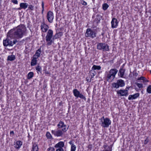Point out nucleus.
Returning <instances> with one entry per match:
<instances>
[{
    "label": "nucleus",
    "instance_id": "f257e3e1",
    "mask_svg": "<svg viewBox=\"0 0 151 151\" xmlns=\"http://www.w3.org/2000/svg\"><path fill=\"white\" fill-rule=\"evenodd\" d=\"M27 29L24 24H21L9 31L7 33V38L3 41L5 46H12L18 41L17 40L22 38L26 33Z\"/></svg>",
    "mask_w": 151,
    "mask_h": 151
},
{
    "label": "nucleus",
    "instance_id": "f03ea898",
    "mask_svg": "<svg viewBox=\"0 0 151 151\" xmlns=\"http://www.w3.org/2000/svg\"><path fill=\"white\" fill-rule=\"evenodd\" d=\"M118 70L116 69H111L108 73L106 72V80L108 81H111L114 80L115 77V76L118 72Z\"/></svg>",
    "mask_w": 151,
    "mask_h": 151
},
{
    "label": "nucleus",
    "instance_id": "7ed1b4c3",
    "mask_svg": "<svg viewBox=\"0 0 151 151\" xmlns=\"http://www.w3.org/2000/svg\"><path fill=\"white\" fill-rule=\"evenodd\" d=\"M53 32L51 29H49L46 36V40L47 42V44L48 45H50L54 43V36L53 37Z\"/></svg>",
    "mask_w": 151,
    "mask_h": 151
},
{
    "label": "nucleus",
    "instance_id": "20e7f679",
    "mask_svg": "<svg viewBox=\"0 0 151 151\" xmlns=\"http://www.w3.org/2000/svg\"><path fill=\"white\" fill-rule=\"evenodd\" d=\"M100 120L101 122V125L104 127H108L111 124V121L108 118H104L103 116L100 119Z\"/></svg>",
    "mask_w": 151,
    "mask_h": 151
},
{
    "label": "nucleus",
    "instance_id": "39448f33",
    "mask_svg": "<svg viewBox=\"0 0 151 151\" xmlns=\"http://www.w3.org/2000/svg\"><path fill=\"white\" fill-rule=\"evenodd\" d=\"M97 48L99 50H101L104 51H109V46L105 43H99L97 45Z\"/></svg>",
    "mask_w": 151,
    "mask_h": 151
},
{
    "label": "nucleus",
    "instance_id": "423d86ee",
    "mask_svg": "<svg viewBox=\"0 0 151 151\" xmlns=\"http://www.w3.org/2000/svg\"><path fill=\"white\" fill-rule=\"evenodd\" d=\"M64 132V131L61 130V129L58 128L57 129L51 131L52 134L57 137L62 136Z\"/></svg>",
    "mask_w": 151,
    "mask_h": 151
},
{
    "label": "nucleus",
    "instance_id": "0eeeda50",
    "mask_svg": "<svg viewBox=\"0 0 151 151\" xmlns=\"http://www.w3.org/2000/svg\"><path fill=\"white\" fill-rule=\"evenodd\" d=\"M96 34L94 31L90 28H88L86 30L85 36L86 37H90L93 38L96 37Z\"/></svg>",
    "mask_w": 151,
    "mask_h": 151
},
{
    "label": "nucleus",
    "instance_id": "6e6552de",
    "mask_svg": "<svg viewBox=\"0 0 151 151\" xmlns=\"http://www.w3.org/2000/svg\"><path fill=\"white\" fill-rule=\"evenodd\" d=\"M73 93L74 96L76 97L77 98L79 97L86 101V98L82 94L80 93V92L77 89H73Z\"/></svg>",
    "mask_w": 151,
    "mask_h": 151
},
{
    "label": "nucleus",
    "instance_id": "1a4fd4ad",
    "mask_svg": "<svg viewBox=\"0 0 151 151\" xmlns=\"http://www.w3.org/2000/svg\"><path fill=\"white\" fill-rule=\"evenodd\" d=\"M57 126L58 127V128L61 129L64 132H65L68 129V128H66V125L65 124L64 122L62 121H60L59 122Z\"/></svg>",
    "mask_w": 151,
    "mask_h": 151
},
{
    "label": "nucleus",
    "instance_id": "9d476101",
    "mask_svg": "<svg viewBox=\"0 0 151 151\" xmlns=\"http://www.w3.org/2000/svg\"><path fill=\"white\" fill-rule=\"evenodd\" d=\"M47 18L48 22L50 23H52L54 19V16L53 12L51 11H49L47 15Z\"/></svg>",
    "mask_w": 151,
    "mask_h": 151
},
{
    "label": "nucleus",
    "instance_id": "9b49d317",
    "mask_svg": "<svg viewBox=\"0 0 151 151\" xmlns=\"http://www.w3.org/2000/svg\"><path fill=\"white\" fill-rule=\"evenodd\" d=\"M128 92L127 90H120L117 91V93L121 96H127L128 95Z\"/></svg>",
    "mask_w": 151,
    "mask_h": 151
},
{
    "label": "nucleus",
    "instance_id": "f8f14e48",
    "mask_svg": "<svg viewBox=\"0 0 151 151\" xmlns=\"http://www.w3.org/2000/svg\"><path fill=\"white\" fill-rule=\"evenodd\" d=\"M41 30L44 32H46L48 30L49 28L48 26L45 24L44 22L41 23Z\"/></svg>",
    "mask_w": 151,
    "mask_h": 151
},
{
    "label": "nucleus",
    "instance_id": "ddd939ff",
    "mask_svg": "<svg viewBox=\"0 0 151 151\" xmlns=\"http://www.w3.org/2000/svg\"><path fill=\"white\" fill-rule=\"evenodd\" d=\"M111 23V27L112 28H114L117 27L118 25V22L116 19L113 18L112 19Z\"/></svg>",
    "mask_w": 151,
    "mask_h": 151
},
{
    "label": "nucleus",
    "instance_id": "4468645a",
    "mask_svg": "<svg viewBox=\"0 0 151 151\" xmlns=\"http://www.w3.org/2000/svg\"><path fill=\"white\" fill-rule=\"evenodd\" d=\"M22 145V142L21 141H17L15 142H14V147L17 149H19Z\"/></svg>",
    "mask_w": 151,
    "mask_h": 151
},
{
    "label": "nucleus",
    "instance_id": "2eb2a0df",
    "mask_svg": "<svg viewBox=\"0 0 151 151\" xmlns=\"http://www.w3.org/2000/svg\"><path fill=\"white\" fill-rule=\"evenodd\" d=\"M139 93H136L134 95H130L128 98L129 100H132L137 99L139 96Z\"/></svg>",
    "mask_w": 151,
    "mask_h": 151
},
{
    "label": "nucleus",
    "instance_id": "dca6fc26",
    "mask_svg": "<svg viewBox=\"0 0 151 151\" xmlns=\"http://www.w3.org/2000/svg\"><path fill=\"white\" fill-rule=\"evenodd\" d=\"M64 146V143L63 142H60L56 144L55 146V148H62Z\"/></svg>",
    "mask_w": 151,
    "mask_h": 151
},
{
    "label": "nucleus",
    "instance_id": "f3484780",
    "mask_svg": "<svg viewBox=\"0 0 151 151\" xmlns=\"http://www.w3.org/2000/svg\"><path fill=\"white\" fill-rule=\"evenodd\" d=\"M42 52V50L41 48H39L37 50L33 56L37 58L40 57V54Z\"/></svg>",
    "mask_w": 151,
    "mask_h": 151
},
{
    "label": "nucleus",
    "instance_id": "a211bd4d",
    "mask_svg": "<svg viewBox=\"0 0 151 151\" xmlns=\"http://www.w3.org/2000/svg\"><path fill=\"white\" fill-rule=\"evenodd\" d=\"M28 5L27 3H21L20 4V8H19V9H25L27 8L28 6Z\"/></svg>",
    "mask_w": 151,
    "mask_h": 151
},
{
    "label": "nucleus",
    "instance_id": "6ab92c4d",
    "mask_svg": "<svg viewBox=\"0 0 151 151\" xmlns=\"http://www.w3.org/2000/svg\"><path fill=\"white\" fill-rule=\"evenodd\" d=\"M117 82L119 86L122 87L125 85V83L123 80L122 79L118 80Z\"/></svg>",
    "mask_w": 151,
    "mask_h": 151
},
{
    "label": "nucleus",
    "instance_id": "aec40b11",
    "mask_svg": "<svg viewBox=\"0 0 151 151\" xmlns=\"http://www.w3.org/2000/svg\"><path fill=\"white\" fill-rule=\"evenodd\" d=\"M37 58L33 57V58L32 60V61L31 63V66H34L36 65L37 64Z\"/></svg>",
    "mask_w": 151,
    "mask_h": 151
},
{
    "label": "nucleus",
    "instance_id": "412c9836",
    "mask_svg": "<svg viewBox=\"0 0 151 151\" xmlns=\"http://www.w3.org/2000/svg\"><path fill=\"white\" fill-rule=\"evenodd\" d=\"M125 71V69L123 68L120 69L119 73V76L121 77L122 78L124 75Z\"/></svg>",
    "mask_w": 151,
    "mask_h": 151
},
{
    "label": "nucleus",
    "instance_id": "4be33fe9",
    "mask_svg": "<svg viewBox=\"0 0 151 151\" xmlns=\"http://www.w3.org/2000/svg\"><path fill=\"white\" fill-rule=\"evenodd\" d=\"M63 35V32H60L58 33H56L54 36V39H56L59 38L62 36Z\"/></svg>",
    "mask_w": 151,
    "mask_h": 151
},
{
    "label": "nucleus",
    "instance_id": "5701e85b",
    "mask_svg": "<svg viewBox=\"0 0 151 151\" xmlns=\"http://www.w3.org/2000/svg\"><path fill=\"white\" fill-rule=\"evenodd\" d=\"M15 59V56L14 55H11L8 56L7 60L12 61L14 60Z\"/></svg>",
    "mask_w": 151,
    "mask_h": 151
},
{
    "label": "nucleus",
    "instance_id": "b1692460",
    "mask_svg": "<svg viewBox=\"0 0 151 151\" xmlns=\"http://www.w3.org/2000/svg\"><path fill=\"white\" fill-rule=\"evenodd\" d=\"M38 149L37 145L35 144H33L31 151H38Z\"/></svg>",
    "mask_w": 151,
    "mask_h": 151
},
{
    "label": "nucleus",
    "instance_id": "393cba45",
    "mask_svg": "<svg viewBox=\"0 0 151 151\" xmlns=\"http://www.w3.org/2000/svg\"><path fill=\"white\" fill-rule=\"evenodd\" d=\"M101 69V67L99 65H94L92 68V69L93 70H100Z\"/></svg>",
    "mask_w": 151,
    "mask_h": 151
},
{
    "label": "nucleus",
    "instance_id": "a878e982",
    "mask_svg": "<svg viewBox=\"0 0 151 151\" xmlns=\"http://www.w3.org/2000/svg\"><path fill=\"white\" fill-rule=\"evenodd\" d=\"M34 73L33 72H29L27 74V78L28 79H30L33 76Z\"/></svg>",
    "mask_w": 151,
    "mask_h": 151
},
{
    "label": "nucleus",
    "instance_id": "bb28decb",
    "mask_svg": "<svg viewBox=\"0 0 151 151\" xmlns=\"http://www.w3.org/2000/svg\"><path fill=\"white\" fill-rule=\"evenodd\" d=\"M109 6L107 4L104 3L102 5L103 9L104 11L106 10L108 8Z\"/></svg>",
    "mask_w": 151,
    "mask_h": 151
},
{
    "label": "nucleus",
    "instance_id": "cd10ccee",
    "mask_svg": "<svg viewBox=\"0 0 151 151\" xmlns=\"http://www.w3.org/2000/svg\"><path fill=\"white\" fill-rule=\"evenodd\" d=\"M101 19V17L100 15L98 14L95 19V20L97 22L100 21Z\"/></svg>",
    "mask_w": 151,
    "mask_h": 151
},
{
    "label": "nucleus",
    "instance_id": "c85d7f7f",
    "mask_svg": "<svg viewBox=\"0 0 151 151\" xmlns=\"http://www.w3.org/2000/svg\"><path fill=\"white\" fill-rule=\"evenodd\" d=\"M112 86L113 87L117 88H119V87L117 82H116V83H112Z\"/></svg>",
    "mask_w": 151,
    "mask_h": 151
},
{
    "label": "nucleus",
    "instance_id": "c756f323",
    "mask_svg": "<svg viewBox=\"0 0 151 151\" xmlns=\"http://www.w3.org/2000/svg\"><path fill=\"white\" fill-rule=\"evenodd\" d=\"M76 149V146L74 144H72L71 147L70 151H75Z\"/></svg>",
    "mask_w": 151,
    "mask_h": 151
},
{
    "label": "nucleus",
    "instance_id": "7c9ffc66",
    "mask_svg": "<svg viewBox=\"0 0 151 151\" xmlns=\"http://www.w3.org/2000/svg\"><path fill=\"white\" fill-rule=\"evenodd\" d=\"M147 92L149 93H151V85H149L147 89Z\"/></svg>",
    "mask_w": 151,
    "mask_h": 151
},
{
    "label": "nucleus",
    "instance_id": "2f4dec72",
    "mask_svg": "<svg viewBox=\"0 0 151 151\" xmlns=\"http://www.w3.org/2000/svg\"><path fill=\"white\" fill-rule=\"evenodd\" d=\"M92 71L91 70L90 71V73H91V78L90 80V81H89V82H91V80L92 79V78H93L94 76H95V72L93 71V73H92Z\"/></svg>",
    "mask_w": 151,
    "mask_h": 151
},
{
    "label": "nucleus",
    "instance_id": "473e14b6",
    "mask_svg": "<svg viewBox=\"0 0 151 151\" xmlns=\"http://www.w3.org/2000/svg\"><path fill=\"white\" fill-rule=\"evenodd\" d=\"M36 69L38 71L40 72L41 70V67L39 65H38L36 67Z\"/></svg>",
    "mask_w": 151,
    "mask_h": 151
},
{
    "label": "nucleus",
    "instance_id": "72a5a7b5",
    "mask_svg": "<svg viewBox=\"0 0 151 151\" xmlns=\"http://www.w3.org/2000/svg\"><path fill=\"white\" fill-rule=\"evenodd\" d=\"M46 136L47 138H51V137H52V136L50 134V132H47Z\"/></svg>",
    "mask_w": 151,
    "mask_h": 151
},
{
    "label": "nucleus",
    "instance_id": "f704fd0d",
    "mask_svg": "<svg viewBox=\"0 0 151 151\" xmlns=\"http://www.w3.org/2000/svg\"><path fill=\"white\" fill-rule=\"evenodd\" d=\"M136 84L137 86L139 88H142L143 87L142 84V83H136Z\"/></svg>",
    "mask_w": 151,
    "mask_h": 151
},
{
    "label": "nucleus",
    "instance_id": "c9c22d12",
    "mask_svg": "<svg viewBox=\"0 0 151 151\" xmlns=\"http://www.w3.org/2000/svg\"><path fill=\"white\" fill-rule=\"evenodd\" d=\"M48 151H55V149L52 147H50L47 149Z\"/></svg>",
    "mask_w": 151,
    "mask_h": 151
},
{
    "label": "nucleus",
    "instance_id": "e433bc0d",
    "mask_svg": "<svg viewBox=\"0 0 151 151\" xmlns=\"http://www.w3.org/2000/svg\"><path fill=\"white\" fill-rule=\"evenodd\" d=\"M149 142V139L148 138H147L145 139L144 142V144L145 145L147 144Z\"/></svg>",
    "mask_w": 151,
    "mask_h": 151
},
{
    "label": "nucleus",
    "instance_id": "4c0bfd02",
    "mask_svg": "<svg viewBox=\"0 0 151 151\" xmlns=\"http://www.w3.org/2000/svg\"><path fill=\"white\" fill-rule=\"evenodd\" d=\"M33 8H34V7L32 5H29V7H28V8L32 10H33V9H34Z\"/></svg>",
    "mask_w": 151,
    "mask_h": 151
},
{
    "label": "nucleus",
    "instance_id": "58836bf2",
    "mask_svg": "<svg viewBox=\"0 0 151 151\" xmlns=\"http://www.w3.org/2000/svg\"><path fill=\"white\" fill-rule=\"evenodd\" d=\"M148 82V81L147 80L146 78L144 77V79H143L142 80V82L143 83L147 82Z\"/></svg>",
    "mask_w": 151,
    "mask_h": 151
},
{
    "label": "nucleus",
    "instance_id": "ea45409f",
    "mask_svg": "<svg viewBox=\"0 0 151 151\" xmlns=\"http://www.w3.org/2000/svg\"><path fill=\"white\" fill-rule=\"evenodd\" d=\"M56 151H64V150L63 148H58Z\"/></svg>",
    "mask_w": 151,
    "mask_h": 151
},
{
    "label": "nucleus",
    "instance_id": "a19ab883",
    "mask_svg": "<svg viewBox=\"0 0 151 151\" xmlns=\"http://www.w3.org/2000/svg\"><path fill=\"white\" fill-rule=\"evenodd\" d=\"M12 2L15 4H17L18 3V1L17 0H12Z\"/></svg>",
    "mask_w": 151,
    "mask_h": 151
},
{
    "label": "nucleus",
    "instance_id": "79ce46f5",
    "mask_svg": "<svg viewBox=\"0 0 151 151\" xmlns=\"http://www.w3.org/2000/svg\"><path fill=\"white\" fill-rule=\"evenodd\" d=\"M82 5H84V6H86L87 5V3L86 1H83V2L82 3Z\"/></svg>",
    "mask_w": 151,
    "mask_h": 151
},
{
    "label": "nucleus",
    "instance_id": "37998d69",
    "mask_svg": "<svg viewBox=\"0 0 151 151\" xmlns=\"http://www.w3.org/2000/svg\"><path fill=\"white\" fill-rule=\"evenodd\" d=\"M143 79H144V77H140V78H139L138 79V80H142Z\"/></svg>",
    "mask_w": 151,
    "mask_h": 151
},
{
    "label": "nucleus",
    "instance_id": "c03bdc74",
    "mask_svg": "<svg viewBox=\"0 0 151 151\" xmlns=\"http://www.w3.org/2000/svg\"><path fill=\"white\" fill-rule=\"evenodd\" d=\"M42 8H43L44 7V2H42Z\"/></svg>",
    "mask_w": 151,
    "mask_h": 151
},
{
    "label": "nucleus",
    "instance_id": "a18cd8bd",
    "mask_svg": "<svg viewBox=\"0 0 151 151\" xmlns=\"http://www.w3.org/2000/svg\"><path fill=\"white\" fill-rule=\"evenodd\" d=\"M45 74H50V73L48 71H46L45 72Z\"/></svg>",
    "mask_w": 151,
    "mask_h": 151
},
{
    "label": "nucleus",
    "instance_id": "49530a36",
    "mask_svg": "<svg viewBox=\"0 0 151 151\" xmlns=\"http://www.w3.org/2000/svg\"><path fill=\"white\" fill-rule=\"evenodd\" d=\"M14 133L13 131H12L10 132V134H14Z\"/></svg>",
    "mask_w": 151,
    "mask_h": 151
},
{
    "label": "nucleus",
    "instance_id": "de8ad7c7",
    "mask_svg": "<svg viewBox=\"0 0 151 151\" xmlns=\"http://www.w3.org/2000/svg\"><path fill=\"white\" fill-rule=\"evenodd\" d=\"M69 143L70 145H72V144H72V142H71V141H70V142H69Z\"/></svg>",
    "mask_w": 151,
    "mask_h": 151
},
{
    "label": "nucleus",
    "instance_id": "09e8293b",
    "mask_svg": "<svg viewBox=\"0 0 151 151\" xmlns=\"http://www.w3.org/2000/svg\"><path fill=\"white\" fill-rule=\"evenodd\" d=\"M42 12H43V11H44V8H42Z\"/></svg>",
    "mask_w": 151,
    "mask_h": 151
},
{
    "label": "nucleus",
    "instance_id": "8fccbe9b",
    "mask_svg": "<svg viewBox=\"0 0 151 151\" xmlns=\"http://www.w3.org/2000/svg\"><path fill=\"white\" fill-rule=\"evenodd\" d=\"M150 73H151V70L150 71Z\"/></svg>",
    "mask_w": 151,
    "mask_h": 151
},
{
    "label": "nucleus",
    "instance_id": "3c124183",
    "mask_svg": "<svg viewBox=\"0 0 151 151\" xmlns=\"http://www.w3.org/2000/svg\"><path fill=\"white\" fill-rule=\"evenodd\" d=\"M87 81H89L88 80H87Z\"/></svg>",
    "mask_w": 151,
    "mask_h": 151
}]
</instances>
